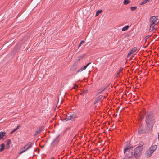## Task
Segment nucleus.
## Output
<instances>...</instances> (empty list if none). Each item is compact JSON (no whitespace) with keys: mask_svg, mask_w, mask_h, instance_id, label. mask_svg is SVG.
<instances>
[{"mask_svg":"<svg viewBox=\"0 0 159 159\" xmlns=\"http://www.w3.org/2000/svg\"><path fill=\"white\" fill-rule=\"evenodd\" d=\"M145 122L147 129L146 132H148L151 129L155 122L153 114L152 113H148L146 117Z\"/></svg>","mask_w":159,"mask_h":159,"instance_id":"obj_1","label":"nucleus"},{"mask_svg":"<svg viewBox=\"0 0 159 159\" xmlns=\"http://www.w3.org/2000/svg\"><path fill=\"white\" fill-rule=\"evenodd\" d=\"M133 147L131 146L129 143L127 142L124 147V154L126 159H129L133 155ZM123 159H125L123 158Z\"/></svg>","mask_w":159,"mask_h":159,"instance_id":"obj_2","label":"nucleus"},{"mask_svg":"<svg viewBox=\"0 0 159 159\" xmlns=\"http://www.w3.org/2000/svg\"><path fill=\"white\" fill-rule=\"evenodd\" d=\"M134 155L135 158H138L139 157L141 154L140 149L139 148V146L136 148L134 151Z\"/></svg>","mask_w":159,"mask_h":159,"instance_id":"obj_3","label":"nucleus"},{"mask_svg":"<svg viewBox=\"0 0 159 159\" xmlns=\"http://www.w3.org/2000/svg\"><path fill=\"white\" fill-rule=\"evenodd\" d=\"M143 126L142 125H140L139 126L138 129V133L139 134H141L144 133H146L148 132H146V131L147 129V127L146 126L144 129H143Z\"/></svg>","mask_w":159,"mask_h":159,"instance_id":"obj_4","label":"nucleus"},{"mask_svg":"<svg viewBox=\"0 0 159 159\" xmlns=\"http://www.w3.org/2000/svg\"><path fill=\"white\" fill-rule=\"evenodd\" d=\"M75 116L74 114H70L68 116H67L66 118L64 119L63 120L64 121H67L69 120L73 121L75 118Z\"/></svg>","mask_w":159,"mask_h":159,"instance_id":"obj_5","label":"nucleus"},{"mask_svg":"<svg viewBox=\"0 0 159 159\" xmlns=\"http://www.w3.org/2000/svg\"><path fill=\"white\" fill-rule=\"evenodd\" d=\"M32 146V143L31 142H29L27 143L26 145L21 148V150L23 149H25V150H27L30 148H31Z\"/></svg>","mask_w":159,"mask_h":159,"instance_id":"obj_6","label":"nucleus"},{"mask_svg":"<svg viewBox=\"0 0 159 159\" xmlns=\"http://www.w3.org/2000/svg\"><path fill=\"white\" fill-rule=\"evenodd\" d=\"M157 20L158 19L156 16H152L150 19V22L151 24L154 25L156 24Z\"/></svg>","mask_w":159,"mask_h":159,"instance_id":"obj_7","label":"nucleus"},{"mask_svg":"<svg viewBox=\"0 0 159 159\" xmlns=\"http://www.w3.org/2000/svg\"><path fill=\"white\" fill-rule=\"evenodd\" d=\"M137 47H135L133 48L128 53L127 57H129L132 54L134 53L137 50Z\"/></svg>","mask_w":159,"mask_h":159,"instance_id":"obj_8","label":"nucleus"},{"mask_svg":"<svg viewBox=\"0 0 159 159\" xmlns=\"http://www.w3.org/2000/svg\"><path fill=\"white\" fill-rule=\"evenodd\" d=\"M44 127L43 126H40L39 129H37L35 131V135H37V134H40L42 130L44 129Z\"/></svg>","mask_w":159,"mask_h":159,"instance_id":"obj_9","label":"nucleus"},{"mask_svg":"<svg viewBox=\"0 0 159 159\" xmlns=\"http://www.w3.org/2000/svg\"><path fill=\"white\" fill-rule=\"evenodd\" d=\"M58 137H57L52 142L51 144L52 146H54L58 143L59 142Z\"/></svg>","mask_w":159,"mask_h":159,"instance_id":"obj_10","label":"nucleus"},{"mask_svg":"<svg viewBox=\"0 0 159 159\" xmlns=\"http://www.w3.org/2000/svg\"><path fill=\"white\" fill-rule=\"evenodd\" d=\"M91 63V62H89L88 63L86 66H84V67H81L80 69H79L77 71V73L80 72H82L84 70H85L87 67H88V66Z\"/></svg>","mask_w":159,"mask_h":159,"instance_id":"obj_11","label":"nucleus"},{"mask_svg":"<svg viewBox=\"0 0 159 159\" xmlns=\"http://www.w3.org/2000/svg\"><path fill=\"white\" fill-rule=\"evenodd\" d=\"M153 153H152L149 149L148 150H147L146 152V156L147 157H149L152 155Z\"/></svg>","mask_w":159,"mask_h":159,"instance_id":"obj_12","label":"nucleus"},{"mask_svg":"<svg viewBox=\"0 0 159 159\" xmlns=\"http://www.w3.org/2000/svg\"><path fill=\"white\" fill-rule=\"evenodd\" d=\"M157 148V146L156 145H154L150 147L149 149L152 152V153H153L154 152L156 149Z\"/></svg>","mask_w":159,"mask_h":159,"instance_id":"obj_13","label":"nucleus"},{"mask_svg":"<svg viewBox=\"0 0 159 159\" xmlns=\"http://www.w3.org/2000/svg\"><path fill=\"white\" fill-rule=\"evenodd\" d=\"M103 96L102 95L99 96L97 98L96 100L95 101L94 104H96L99 101H100L102 98Z\"/></svg>","mask_w":159,"mask_h":159,"instance_id":"obj_14","label":"nucleus"},{"mask_svg":"<svg viewBox=\"0 0 159 159\" xmlns=\"http://www.w3.org/2000/svg\"><path fill=\"white\" fill-rule=\"evenodd\" d=\"M77 68V65L76 64H74L71 67L70 69L72 71L75 70Z\"/></svg>","mask_w":159,"mask_h":159,"instance_id":"obj_15","label":"nucleus"},{"mask_svg":"<svg viewBox=\"0 0 159 159\" xmlns=\"http://www.w3.org/2000/svg\"><path fill=\"white\" fill-rule=\"evenodd\" d=\"M5 132H0V139L2 138L4 136H5Z\"/></svg>","mask_w":159,"mask_h":159,"instance_id":"obj_16","label":"nucleus"},{"mask_svg":"<svg viewBox=\"0 0 159 159\" xmlns=\"http://www.w3.org/2000/svg\"><path fill=\"white\" fill-rule=\"evenodd\" d=\"M1 148L0 149V152H2L4 149L5 145L3 143L2 144L0 145Z\"/></svg>","mask_w":159,"mask_h":159,"instance_id":"obj_17","label":"nucleus"},{"mask_svg":"<svg viewBox=\"0 0 159 159\" xmlns=\"http://www.w3.org/2000/svg\"><path fill=\"white\" fill-rule=\"evenodd\" d=\"M154 25H152V24H150V27L149 29V30L150 31H151L154 30Z\"/></svg>","mask_w":159,"mask_h":159,"instance_id":"obj_18","label":"nucleus"},{"mask_svg":"<svg viewBox=\"0 0 159 159\" xmlns=\"http://www.w3.org/2000/svg\"><path fill=\"white\" fill-rule=\"evenodd\" d=\"M19 128V126H17L16 128H15V129H13V130L11 132L10 134H11L13 133L14 132H15L16 130H17Z\"/></svg>","mask_w":159,"mask_h":159,"instance_id":"obj_19","label":"nucleus"},{"mask_svg":"<svg viewBox=\"0 0 159 159\" xmlns=\"http://www.w3.org/2000/svg\"><path fill=\"white\" fill-rule=\"evenodd\" d=\"M130 2V1L129 0H124L123 2V3L124 4H127L129 3Z\"/></svg>","mask_w":159,"mask_h":159,"instance_id":"obj_20","label":"nucleus"},{"mask_svg":"<svg viewBox=\"0 0 159 159\" xmlns=\"http://www.w3.org/2000/svg\"><path fill=\"white\" fill-rule=\"evenodd\" d=\"M129 27L128 26H125L122 28V31H125Z\"/></svg>","mask_w":159,"mask_h":159,"instance_id":"obj_21","label":"nucleus"},{"mask_svg":"<svg viewBox=\"0 0 159 159\" xmlns=\"http://www.w3.org/2000/svg\"><path fill=\"white\" fill-rule=\"evenodd\" d=\"M11 143V140L10 139H9L7 140V144L8 146V148H9L10 147V144Z\"/></svg>","mask_w":159,"mask_h":159,"instance_id":"obj_22","label":"nucleus"},{"mask_svg":"<svg viewBox=\"0 0 159 159\" xmlns=\"http://www.w3.org/2000/svg\"><path fill=\"white\" fill-rule=\"evenodd\" d=\"M26 150H25V149H23V150H21V149H20V152H19V154L20 155L22 153H24V152H25Z\"/></svg>","mask_w":159,"mask_h":159,"instance_id":"obj_23","label":"nucleus"},{"mask_svg":"<svg viewBox=\"0 0 159 159\" xmlns=\"http://www.w3.org/2000/svg\"><path fill=\"white\" fill-rule=\"evenodd\" d=\"M102 11V10H98L96 14V16H97L99 14L101 13Z\"/></svg>","mask_w":159,"mask_h":159,"instance_id":"obj_24","label":"nucleus"},{"mask_svg":"<svg viewBox=\"0 0 159 159\" xmlns=\"http://www.w3.org/2000/svg\"><path fill=\"white\" fill-rule=\"evenodd\" d=\"M136 8H137V7H131L130 8V9L131 11H133L135 10Z\"/></svg>","mask_w":159,"mask_h":159,"instance_id":"obj_25","label":"nucleus"},{"mask_svg":"<svg viewBox=\"0 0 159 159\" xmlns=\"http://www.w3.org/2000/svg\"><path fill=\"white\" fill-rule=\"evenodd\" d=\"M102 92V89H100L98 90L97 92V93L98 94H100Z\"/></svg>","mask_w":159,"mask_h":159,"instance_id":"obj_26","label":"nucleus"},{"mask_svg":"<svg viewBox=\"0 0 159 159\" xmlns=\"http://www.w3.org/2000/svg\"><path fill=\"white\" fill-rule=\"evenodd\" d=\"M140 145L139 146V148H141L143 145V142L140 143Z\"/></svg>","mask_w":159,"mask_h":159,"instance_id":"obj_27","label":"nucleus"},{"mask_svg":"<svg viewBox=\"0 0 159 159\" xmlns=\"http://www.w3.org/2000/svg\"><path fill=\"white\" fill-rule=\"evenodd\" d=\"M151 35H148L146 36L145 37L146 42L147 39L151 36Z\"/></svg>","mask_w":159,"mask_h":159,"instance_id":"obj_28","label":"nucleus"},{"mask_svg":"<svg viewBox=\"0 0 159 159\" xmlns=\"http://www.w3.org/2000/svg\"><path fill=\"white\" fill-rule=\"evenodd\" d=\"M107 88V87L106 86H105V87H103L102 88H101V89H102V91H103L105 89H106Z\"/></svg>","mask_w":159,"mask_h":159,"instance_id":"obj_29","label":"nucleus"},{"mask_svg":"<svg viewBox=\"0 0 159 159\" xmlns=\"http://www.w3.org/2000/svg\"><path fill=\"white\" fill-rule=\"evenodd\" d=\"M147 2L144 0V1H143L141 3V5H143V4H145L146 3H147Z\"/></svg>","mask_w":159,"mask_h":159,"instance_id":"obj_30","label":"nucleus"},{"mask_svg":"<svg viewBox=\"0 0 159 159\" xmlns=\"http://www.w3.org/2000/svg\"><path fill=\"white\" fill-rule=\"evenodd\" d=\"M84 43V40H82L80 42V44H82Z\"/></svg>","mask_w":159,"mask_h":159,"instance_id":"obj_31","label":"nucleus"},{"mask_svg":"<svg viewBox=\"0 0 159 159\" xmlns=\"http://www.w3.org/2000/svg\"><path fill=\"white\" fill-rule=\"evenodd\" d=\"M77 87H77V86H75V87H73V88L74 89H76V88H77Z\"/></svg>","mask_w":159,"mask_h":159,"instance_id":"obj_32","label":"nucleus"},{"mask_svg":"<svg viewBox=\"0 0 159 159\" xmlns=\"http://www.w3.org/2000/svg\"><path fill=\"white\" fill-rule=\"evenodd\" d=\"M84 92L86 93V91H85V92H84V93H81L80 94L81 95H83L84 93Z\"/></svg>","mask_w":159,"mask_h":159,"instance_id":"obj_33","label":"nucleus"},{"mask_svg":"<svg viewBox=\"0 0 159 159\" xmlns=\"http://www.w3.org/2000/svg\"><path fill=\"white\" fill-rule=\"evenodd\" d=\"M145 0L147 2H148L150 1V0Z\"/></svg>","mask_w":159,"mask_h":159,"instance_id":"obj_34","label":"nucleus"},{"mask_svg":"<svg viewBox=\"0 0 159 159\" xmlns=\"http://www.w3.org/2000/svg\"><path fill=\"white\" fill-rule=\"evenodd\" d=\"M81 44H80H80L79 45V47L80 46H81Z\"/></svg>","mask_w":159,"mask_h":159,"instance_id":"obj_35","label":"nucleus"},{"mask_svg":"<svg viewBox=\"0 0 159 159\" xmlns=\"http://www.w3.org/2000/svg\"><path fill=\"white\" fill-rule=\"evenodd\" d=\"M120 73V71H119L117 73V75H118Z\"/></svg>","mask_w":159,"mask_h":159,"instance_id":"obj_36","label":"nucleus"},{"mask_svg":"<svg viewBox=\"0 0 159 159\" xmlns=\"http://www.w3.org/2000/svg\"><path fill=\"white\" fill-rule=\"evenodd\" d=\"M53 158H54V157H52V159H52Z\"/></svg>","mask_w":159,"mask_h":159,"instance_id":"obj_37","label":"nucleus"},{"mask_svg":"<svg viewBox=\"0 0 159 159\" xmlns=\"http://www.w3.org/2000/svg\"><path fill=\"white\" fill-rule=\"evenodd\" d=\"M106 98L104 96V98Z\"/></svg>","mask_w":159,"mask_h":159,"instance_id":"obj_38","label":"nucleus"}]
</instances>
